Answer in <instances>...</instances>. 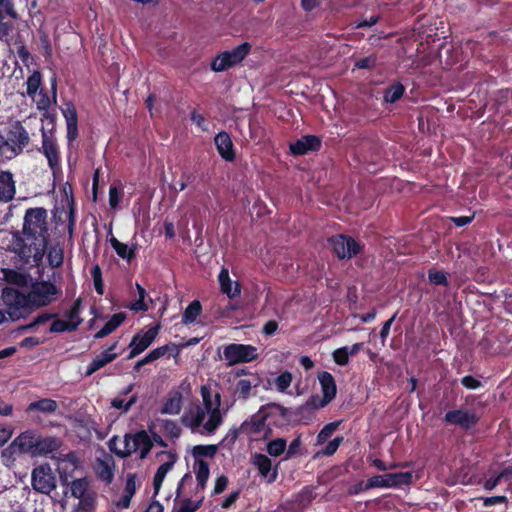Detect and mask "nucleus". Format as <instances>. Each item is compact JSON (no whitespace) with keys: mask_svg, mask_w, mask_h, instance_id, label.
Here are the masks:
<instances>
[{"mask_svg":"<svg viewBox=\"0 0 512 512\" xmlns=\"http://www.w3.org/2000/svg\"><path fill=\"white\" fill-rule=\"evenodd\" d=\"M48 213L43 207L25 211L21 230L12 232L9 250L25 265L39 267L49 244Z\"/></svg>","mask_w":512,"mask_h":512,"instance_id":"obj_1","label":"nucleus"},{"mask_svg":"<svg viewBox=\"0 0 512 512\" xmlns=\"http://www.w3.org/2000/svg\"><path fill=\"white\" fill-rule=\"evenodd\" d=\"M29 143V132L20 121L0 125V160L10 161L16 158Z\"/></svg>","mask_w":512,"mask_h":512,"instance_id":"obj_2","label":"nucleus"},{"mask_svg":"<svg viewBox=\"0 0 512 512\" xmlns=\"http://www.w3.org/2000/svg\"><path fill=\"white\" fill-rule=\"evenodd\" d=\"M62 445L60 438L55 436H42L37 430L29 429L18 435L12 446L18 448L20 453L32 457L46 456L57 451Z\"/></svg>","mask_w":512,"mask_h":512,"instance_id":"obj_3","label":"nucleus"},{"mask_svg":"<svg viewBox=\"0 0 512 512\" xmlns=\"http://www.w3.org/2000/svg\"><path fill=\"white\" fill-rule=\"evenodd\" d=\"M290 409L275 402L262 405L259 410L247 418L239 429L232 431L233 438H237L239 432L248 436H254L262 433L266 428V422L269 419L279 417L284 421H289Z\"/></svg>","mask_w":512,"mask_h":512,"instance_id":"obj_4","label":"nucleus"},{"mask_svg":"<svg viewBox=\"0 0 512 512\" xmlns=\"http://www.w3.org/2000/svg\"><path fill=\"white\" fill-rule=\"evenodd\" d=\"M3 299L7 306V314L12 320L25 317L34 308L29 292L23 293L17 289L5 288Z\"/></svg>","mask_w":512,"mask_h":512,"instance_id":"obj_5","label":"nucleus"},{"mask_svg":"<svg viewBox=\"0 0 512 512\" xmlns=\"http://www.w3.org/2000/svg\"><path fill=\"white\" fill-rule=\"evenodd\" d=\"M251 44L243 42L230 51H224L216 55L210 64L214 72H223L240 64L251 51Z\"/></svg>","mask_w":512,"mask_h":512,"instance_id":"obj_6","label":"nucleus"},{"mask_svg":"<svg viewBox=\"0 0 512 512\" xmlns=\"http://www.w3.org/2000/svg\"><path fill=\"white\" fill-rule=\"evenodd\" d=\"M327 241L339 260L351 259L363 250V245L359 241L345 234L333 235Z\"/></svg>","mask_w":512,"mask_h":512,"instance_id":"obj_7","label":"nucleus"},{"mask_svg":"<svg viewBox=\"0 0 512 512\" xmlns=\"http://www.w3.org/2000/svg\"><path fill=\"white\" fill-rule=\"evenodd\" d=\"M68 458H71V469H68L63 463L59 465L58 472L61 484L63 486H70L71 495L74 498H80L84 495L88 494L91 490L89 489V481L86 477L74 479L71 482L69 478L71 477V473L77 467L76 460L73 453H69L67 455Z\"/></svg>","mask_w":512,"mask_h":512,"instance_id":"obj_8","label":"nucleus"},{"mask_svg":"<svg viewBox=\"0 0 512 512\" xmlns=\"http://www.w3.org/2000/svg\"><path fill=\"white\" fill-rule=\"evenodd\" d=\"M257 347L250 344L230 343L224 347L223 356L228 366L248 363L258 358Z\"/></svg>","mask_w":512,"mask_h":512,"instance_id":"obj_9","label":"nucleus"},{"mask_svg":"<svg viewBox=\"0 0 512 512\" xmlns=\"http://www.w3.org/2000/svg\"><path fill=\"white\" fill-rule=\"evenodd\" d=\"M29 293L32 305L39 308L52 303L60 294V290L50 281H38L32 284Z\"/></svg>","mask_w":512,"mask_h":512,"instance_id":"obj_10","label":"nucleus"},{"mask_svg":"<svg viewBox=\"0 0 512 512\" xmlns=\"http://www.w3.org/2000/svg\"><path fill=\"white\" fill-rule=\"evenodd\" d=\"M31 484L41 494H50L56 488V478L49 464L39 465L32 470Z\"/></svg>","mask_w":512,"mask_h":512,"instance_id":"obj_11","label":"nucleus"},{"mask_svg":"<svg viewBox=\"0 0 512 512\" xmlns=\"http://www.w3.org/2000/svg\"><path fill=\"white\" fill-rule=\"evenodd\" d=\"M479 420V416L467 408L449 410L444 416L446 424L459 426L463 430L472 429Z\"/></svg>","mask_w":512,"mask_h":512,"instance_id":"obj_12","label":"nucleus"},{"mask_svg":"<svg viewBox=\"0 0 512 512\" xmlns=\"http://www.w3.org/2000/svg\"><path fill=\"white\" fill-rule=\"evenodd\" d=\"M42 146L39 151L46 157L48 166L53 175L60 171V151L56 140L49 136L46 130L42 127L41 130Z\"/></svg>","mask_w":512,"mask_h":512,"instance_id":"obj_13","label":"nucleus"},{"mask_svg":"<svg viewBox=\"0 0 512 512\" xmlns=\"http://www.w3.org/2000/svg\"><path fill=\"white\" fill-rule=\"evenodd\" d=\"M158 332L159 326L156 325L154 327H150L145 332L141 331L136 333L129 344L131 350L127 358L133 359L142 352H144L154 342L158 335Z\"/></svg>","mask_w":512,"mask_h":512,"instance_id":"obj_14","label":"nucleus"},{"mask_svg":"<svg viewBox=\"0 0 512 512\" xmlns=\"http://www.w3.org/2000/svg\"><path fill=\"white\" fill-rule=\"evenodd\" d=\"M322 146L321 138L316 135H304L295 142L290 143V152L292 155L300 156L309 152H317Z\"/></svg>","mask_w":512,"mask_h":512,"instance_id":"obj_15","label":"nucleus"},{"mask_svg":"<svg viewBox=\"0 0 512 512\" xmlns=\"http://www.w3.org/2000/svg\"><path fill=\"white\" fill-rule=\"evenodd\" d=\"M324 396L320 397L319 395H312L304 404L296 407L295 409L289 408V421L291 420H301L306 418V413L311 414L315 410L324 408L330 402H324Z\"/></svg>","mask_w":512,"mask_h":512,"instance_id":"obj_16","label":"nucleus"},{"mask_svg":"<svg viewBox=\"0 0 512 512\" xmlns=\"http://www.w3.org/2000/svg\"><path fill=\"white\" fill-rule=\"evenodd\" d=\"M162 455H165L168 457V461H166L165 463L161 464L155 475H154V478H153V487H154V494H158L160 489H161V486L163 484V481L167 475V473L173 469L176 461H177V454L173 451H160L157 453V457L159 458L160 456Z\"/></svg>","mask_w":512,"mask_h":512,"instance_id":"obj_17","label":"nucleus"},{"mask_svg":"<svg viewBox=\"0 0 512 512\" xmlns=\"http://www.w3.org/2000/svg\"><path fill=\"white\" fill-rule=\"evenodd\" d=\"M117 345L118 342L115 341L106 350L98 354L87 366L85 376H91L96 371L113 362L118 357V353L114 352V350L117 348Z\"/></svg>","mask_w":512,"mask_h":512,"instance_id":"obj_18","label":"nucleus"},{"mask_svg":"<svg viewBox=\"0 0 512 512\" xmlns=\"http://www.w3.org/2000/svg\"><path fill=\"white\" fill-rule=\"evenodd\" d=\"M62 114L65 118L67 128V140L71 144L78 138V114L75 105L69 101L64 104Z\"/></svg>","mask_w":512,"mask_h":512,"instance_id":"obj_19","label":"nucleus"},{"mask_svg":"<svg viewBox=\"0 0 512 512\" xmlns=\"http://www.w3.org/2000/svg\"><path fill=\"white\" fill-rule=\"evenodd\" d=\"M214 143L220 157L227 162L236 159V152L231 136L226 131H220L214 137Z\"/></svg>","mask_w":512,"mask_h":512,"instance_id":"obj_20","label":"nucleus"},{"mask_svg":"<svg viewBox=\"0 0 512 512\" xmlns=\"http://www.w3.org/2000/svg\"><path fill=\"white\" fill-rule=\"evenodd\" d=\"M253 465L258 469L261 477L267 478L268 483L276 481L278 476L277 468L272 469L271 459L262 453H255L253 456Z\"/></svg>","mask_w":512,"mask_h":512,"instance_id":"obj_21","label":"nucleus"},{"mask_svg":"<svg viewBox=\"0 0 512 512\" xmlns=\"http://www.w3.org/2000/svg\"><path fill=\"white\" fill-rule=\"evenodd\" d=\"M153 447V441L145 430L137 431L132 436V449L130 455L140 451V459H145Z\"/></svg>","mask_w":512,"mask_h":512,"instance_id":"obj_22","label":"nucleus"},{"mask_svg":"<svg viewBox=\"0 0 512 512\" xmlns=\"http://www.w3.org/2000/svg\"><path fill=\"white\" fill-rule=\"evenodd\" d=\"M318 380L324 396V402H331L337 394V386L333 375L328 371L318 373Z\"/></svg>","mask_w":512,"mask_h":512,"instance_id":"obj_23","label":"nucleus"},{"mask_svg":"<svg viewBox=\"0 0 512 512\" xmlns=\"http://www.w3.org/2000/svg\"><path fill=\"white\" fill-rule=\"evenodd\" d=\"M16 189L13 174L10 171L0 172V201L9 202L14 198Z\"/></svg>","mask_w":512,"mask_h":512,"instance_id":"obj_24","label":"nucleus"},{"mask_svg":"<svg viewBox=\"0 0 512 512\" xmlns=\"http://www.w3.org/2000/svg\"><path fill=\"white\" fill-rule=\"evenodd\" d=\"M183 406V395L179 390H172L168 393L161 408L162 414L177 415Z\"/></svg>","mask_w":512,"mask_h":512,"instance_id":"obj_25","label":"nucleus"},{"mask_svg":"<svg viewBox=\"0 0 512 512\" xmlns=\"http://www.w3.org/2000/svg\"><path fill=\"white\" fill-rule=\"evenodd\" d=\"M220 405H221V395H220V393H216L215 394V407H214L213 411L207 412V413H209V418L203 425L204 429L209 434H213L222 423V415H221V411H220Z\"/></svg>","mask_w":512,"mask_h":512,"instance_id":"obj_26","label":"nucleus"},{"mask_svg":"<svg viewBox=\"0 0 512 512\" xmlns=\"http://www.w3.org/2000/svg\"><path fill=\"white\" fill-rule=\"evenodd\" d=\"M207 411L203 407L196 405L194 409H190L182 416V422L184 425L190 427L192 430L202 425Z\"/></svg>","mask_w":512,"mask_h":512,"instance_id":"obj_27","label":"nucleus"},{"mask_svg":"<svg viewBox=\"0 0 512 512\" xmlns=\"http://www.w3.org/2000/svg\"><path fill=\"white\" fill-rule=\"evenodd\" d=\"M126 319L124 312H118L111 316L105 325L94 335L95 339H100L114 332Z\"/></svg>","mask_w":512,"mask_h":512,"instance_id":"obj_28","label":"nucleus"},{"mask_svg":"<svg viewBox=\"0 0 512 512\" xmlns=\"http://www.w3.org/2000/svg\"><path fill=\"white\" fill-rule=\"evenodd\" d=\"M110 244L116 254L127 262L130 263L136 257L137 244H133L132 247L129 248L127 244L120 242L115 237L110 238Z\"/></svg>","mask_w":512,"mask_h":512,"instance_id":"obj_29","label":"nucleus"},{"mask_svg":"<svg viewBox=\"0 0 512 512\" xmlns=\"http://www.w3.org/2000/svg\"><path fill=\"white\" fill-rule=\"evenodd\" d=\"M58 409V404L55 400L50 398H43L34 402H31L27 408L26 412L31 413L33 411H39L42 413L53 414Z\"/></svg>","mask_w":512,"mask_h":512,"instance_id":"obj_30","label":"nucleus"},{"mask_svg":"<svg viewBox=\"0 0 512 512\" xmlns=\"http://www.w3.org/2000/svg\"><path fill=\"white\" fill-rule=\"evenodd\" d=\"M387 488H400L413 482L412 472H396L386 474Z\"/></svg>","mask_w":512,"mask_h":512,"instance_id":"obj_31","label":"nucleus"},{"mask_svg":"<svg viewBox=\"0 0 512 512\" xmlns=\"http://www.w3.org/2000/svg\"><path fill=\"white\" fill-rule=\"evenodd\" d=\"M194 468L196 470L197 488L199 490H204L210 476L209 465L203 459H195Z\"/></svg>","mask_w":512,"mask_h":512,"instance_id":"obj_32","label":"nucleus"},{"mask_svg":"<svg viewBox=\"0 0 512 512\" xmlns=\"http://www.w3.org/2000/svg\"><path fill=\"white\" fill-rule=\"evenodd\" d=\"M47 261L50 267L59 268L64 262V250L59 243L48 246L47 245Z\"/></svg>","mask_w":512,"mask_h":512,"instance_id":"obj_33","label":"nucleus"},{"mask_svg":"<svg viewBox=\"0 0 512 512\" xmlns=\"http://www.w3.org/2000/svg\"><path fill=\"white\" fill-rule=\"evenodd\" d=\"M83 319L77 321H69L56 319L54 320L49 328L50 333H63V332H74L78 329Z\"/></svg>","mask_w":512,"mask_h":512,"instance_id":"obj_34","label":"nucleus"},{"mask_svg":"<svg viewBox=\"0 0 512 512\" xmlns=\"http://www.w3.org/2000/svg\"><path fill=\"white\" fill-rule=\"evenodd\" d=\"M405 93V86L400 82H395L384 91V101L386 103H395L399 101Z\"/></svg>","mask_w":512,"mask_h":512,"instance_id":"obj_35","label":"nucleus"},{"mask_svg":"<svg viewBox=\"0 0 512 512\" xmlns=\"http://www.w3.org/2000/svg\"><path fill=\"white\" fill-rule=\"evenodd\" d=\"M202 312L200 301L193 300L184 310L182 315V323L185 325L193 323Z\"/></svg>","mask_w":512,"mask_h":512,"instance_id":"obj_36","label":"nucleus"},{"mask_svg":"<svg viewBox=\"0 0 512 512\" xmlns=\"http://www.w3.org/2000/svg\"><path fill=\"white\" fill-rule=\"evenodd\" d=\"M79 502L75 508V512H92L96 507V493L90 491L83 497L78 498Z\"/></svg>","mask_w":512,"mask_h":512,"instance_id":"obj_37","label":"nucleus"},{"mask_svg":"<svg viewBox=\"0 0 512 512\" xmlns=\"http://www.w3.org/2000/svg\"><path fill=\"white\" fill-rule=\"evenodd\" d=\"M287 441L284 438L270 440L266 444V452L272 457H279L286 452Z\"/></svg>","mask_w":512,"mask_h":512,"instance_id":"obj_38","label":"nucleus"},{"mask_svg":"<svg viewBox=\"0 0 512 512\" xmlns=\"http://www.w3.org/2000/svg\"><path fill=\"white\" fill-rule=\"evenodd\" d=\"M258 384V381L253 383L249 379H240L236 383L235 393L239 398L246 400L249 398L252 388L257 387Z\"/></svg>","mask_w":512,"mask_h":512,"instance_id":"obj_39","label":"nucleus"},{"mask_svg":"<svg viewBox=\"0 0 512 512\" xmlns=\"http://www.w3.org/2000/svg\"><path fill=\"white\" fill-rule=\"evenodd\" d=\"M218 451V446L214 444L210 445H196L192 449V454L195 459H201L200 457L213 458Z\"/></svg>","mask_w":512,"mask_h":512,"instance_id":"obj_40","label":"nucleus"},{"mask_svg":"<svg viewBox=\"0 0 512 512\" xmlns=\"http://www.w3.org/2000/svg\"><path fill=\"white\" fill-rule=\"evenodd\" d=\"M41 73L34 71L26 81V93L29 97L34 98L41 85Z\"/></svg>","mask_w":512,"mask_h":512,"instance_id":"obj_41","label":"nucleus"},{"mask_svg":"<svg viewBox=\"0 0 512 512\" xmlns=\"http://www.w3.org/2000/svg\"><path fill=\"white\" fill-rule=\"evenodd\" d=\"M96 473L99 479L108 484L112 482L114 477V473L111 466L103 460H99Z\"/></svg>","mask_w":512,"mask_h":512,"instance_id":"obj_42","label":"nucleus"},{"mask_svg":"<svg viewBox=\"0 0 512 512\" xmlns=\"http://www.w3.org/2000/svg\"><path fill=\"white\" fill-rule=\"evenodd\" d=\"M340 425V421H334L326 424L317 435V444H324L332 436Z\"/></svg>","mask_w":512,"mask_h":512,"instance_id":"obj_43","label":"nucleus"},{"mask_svg":"<svg viewBox=\"0 0 512 512\" xmlns=\"http://www.w3.org/2000/svg\"><path fill=\"white\" fill-rule=\"evenodd\" d=\"M204 497H201L198 501H192L189 498L182 500L180 507L174 508L172 512H196L203 503Z\"/></svg>","mask_w":512,"mask_h":512,"instance_id":"obj_44","label":"nucleus"},{"mask_svg":"<svg viewBox=\"0 0 512 512\" xmlns=\"http://www.w3.org/2000/svg\"><path fill=\"white\" fill-rule=\"evenodd\" d=\"M315 498L314 488L312 486H305L296 496V503L301 506L309 505Z\"/></svg>","mask_w":512,"mask_h":512,"instance_id":"obj_45","label":"nucleus"},{"mask_svg":"<svg viewBox=\"0 0 512 512\" xmlns=\"http://www.w3.org/2000/svg\"><path fill=\"white\" fill-rule=\"evenodd\" d=\"M428 280L433 285H442L445 287L449 285L447 273L436 269L428 270Z\"/></svg>","mask_w":512,"mask_h":512,"instance_id":"obj_46","label":"nucleus"},{"mask_svg":"<svg viewBox=\"0 0 512 512\" xmlns=\"http://www.w3.org/2000/svg\"><path fill=\"white\" fill-rule=\"evenodd\" d=\"M162 428H163L164 433L172 439H177L181 435V428L174 420H170V419L163 420Z\"/></svg>","mask_w":512,"mask_h":512,"instance_id":"obj_47","label":"nucleus"},{"mask_svg":"<svg viewBox=\"0 0 512 512\" xmlns=\"http://www.w3.org/2000/svg\"><path fill=\"white\" fill-rule=\"evenodd\" d=\"M292 383V374L289 371L280 373L275 379L278 392L284 393Z\"/></svg>","mask_w":512,"mask_h":512,"instance_id":"obj_48","label":"nucleus"},{"mask_svg":"<svg viewBox=\"0 0 512 512\" xmlns=\"http://www.w3.org/2000/svg\"><path fill=\"white\" fill-rule=\"evenodd\" d=\"M344 438L342 436H337L335 437L334 439H332L331 441H329L327 443V445L317 453V456L318 455H323V456H332L336 453V451L338 450L339 446L341 445V443L343 442Z\"/></svg>","mask_w":512,"mask_h":512,"instance_id":"obj_49","label":"nucleus"},{"mask_svg":"<svg viewBox=\"0 0 512 512\" xmlns=\"http://www.w3.org/2000/svg\"><path fill=\"white\" fill-rule=\"evenodd\" d=\"M220 290L223 294H226L230 299L239 297L241 294V287L238 282L235 283L234 288L232 287V280L225 282L220 286Z\"/></svg>","mask_w":512,"mask_h":512,"instance_id":"obj_50","label":"nucleus"},{"mask_svg":"<svg viewBox=\"0 0 512 512\" xmlns=\"http://www.w3.org/2000/svg\"><path fill=\"white\" fill-rule=\"evenodd\" d=\"M154 351L158 359L165 356L167 353H169V355L173 357H177L180 353V349L178 348V346L173 343L157 347L154 349Z\"/></svg>","mask_w":512,"mask_h":512,"instance_id":"obj_51","label":"nucleus"},{"mask_svg":"<svg viewBox=\"0 0 512 512\" xmlns=\"http://www.w3.org/2000/svg\"><path fill=\"white\" fill-rule=\"evenodd\" d=\"M334 362L339 366H345L349 363L348 346L336 349L332 354Z\"/></svg>","mask_w":512,"mask_h":512,"instance_id":"obj_52","label":"nucleus"},{"mask_svg":"<svg viewBox=\"0 0 512 512\" xmlns=\"http://www.w3.org/2000/svg\"><path fill=\"white\" fill-rule=\"evenodd\" d=\"M137 396L133 395L127 402L120 398H114L111 402L112 407L122 410L123 412H128L131 407L136 403Z\"/></svg>","mask_w":512,"mask_h":512,"instance_id":"obj_53","label":"nucleus"},{"mask_svg":"<svg viewBox=\"0 0 512 512\" xmlns=\"http://www.w3.org/2000/svg\"><path fill=\"white\" fill-rule=\"evenodd\" d=\"M200 393H201L203 405H204L203 409L207 412L213 411L215 406H214V403L212 400L211 388L207 385H203V386H201Z\"/></svg>","mask_w":512,"mask_h":512,"instance_id":"obj_54","label":"nucleus"},{"mask_svg":"<svg viewBox=\"0 0 512 512\" xmlns=\"http://www.w3.org/2000/svg\"><path fill=\"white\" fill-rule=\"evenodd\" d=\"M118 441H119V438L118 436H112L109 441H108V448L109 450L114 453L116 456H118L119 458H127L130 456V451L129 450H121L117 447L118 445Z\"/></svg>","mask_w":512,"mask_h":512,"instance_id":"obj_55","label":"nucleus"},{"mask_svg":"<svg viewBox=\"0 0 512 512\" xmlns=\"http://www.w3.org/2000/svg\"><path fill=\"white\" fill-rule=\"evenodd\" d=\"M82 300L81 298L76 299L69 310L66 311L65 316L69 321H77L82 319L80 317Z\"/></svg>","mask_w":512,"mask_h":512,"instance_id":"obj_56","label":"nucleus"},{"mask_svg":"<svg viewBox=\"0 0 512 512\" xmlns=\"http://www.w3.org/2000/svg\"><path fill=\"white\" fill-rule=\"evenodd\" d=\"M388 482L385 475H375L369 478L365 483V488H387Z\"/></svg>","mask_w":512,"mask_h":512,"instance_id":"obj_57","label":"nucleus"},{"mask_svg":"<svg viewBox=\"0 0 512 512\" xmlns=\"http://www.w3.org/2000/svg\"><path fill=\"white\" fill-rule=\"evenodd\" d=\"M301 445V437L297 436L295 439L291 441L288 448H286L285 460L291 459L295 455L299 454Z\"/></svg>","mask_w":512,"mask_h":512,"instance_id":"obj_58","label":"nucleus"},{"mask_svg":"<svg viewBox=\"0 0 512 512\" xmlns=\"http://www.w3.org/2000/svg\"><path fill=\"white\" fill-rule=\"evenodd\" d=\"M377 64V58L374 55H370L361 58L355 62V67L358 69H372Z\"/></svg>","mask_w":512,"mask_h":512,"instance_id":"obj_59","label":"nucleus"},{"mask_svg":"<svg viewBox=\"0 0 512 512\" xmlns=\"http://www.w3.org/2000/svg\"><path fill=\"white\" fill-rule=\"evenodd\" d=\"M13 28L14 26L11 21L4 22V20H0V41L8 42Z\"/></svg>","mask_w":512,"mask_h":512,"instance_id":"obj_60","label":"nucleus"},{"mask_svg":"<svg viewBox=\"0 0 512 512\" xmlns=\"http://www.w3.org/2000/svg\"><path fill=\"white\" fill-rule=\"evenodd\" d=\"M461 384L469 390H476L482 386L480 380L476 379L472 375H466L461 379Z\"/></svg>","mask_w":512,"mask_h":512,"instance_id":"obj_61","label":"nucleus"},{"mask_svg":"<svg viewBox=\"0 0 512 512\" xmlns=\"http://www.w3.org/2000/svg\"><path fill=\"white\" fill-rule=\"evenodd\" d=\"M397 317V313H394L387 321H385L382 325V328L380 330V338H381V341L382 343H384L390 333V329H391V326L393 324V322L395 321Z\"/></svg>","mask_w":512,"mask_h":512,"instance_id":"obj_62","label":"nucleus"},{"mask_svg":"<svg viewBox=\"0 0 512 512\" xmlns=\"http://www.w3.org/2000/svg\"><path fill=\"white\" fill-rule=\"evenodd\" d=\"M135 492H136V474L130 473L127 475L124 493L133 497Z\"/></svg>","mask_w":512,"mask_h":512,"instance_id":"obj_63","label":"nucleus"},{"mask_svg":"<svg viewBox=\"0 0 512 512\" xmlns=\"http://www.w3.org/2000/svg\"><path fill=\"white\" fill-rule=\"evenodd\" d=\"M195 180V176L190 172H183L179 181L176 184L179 187V191H183L186 187Z\"/></svg>","mask_w":512,"mask_h":512,"instance_id":"obj_64","label":"nucleus"}]
</instances>
